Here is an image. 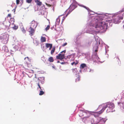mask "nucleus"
<instances>
[{
    "instance_id": "obj_42",
    "label": "nucleus",
    "mask_w": 124,
    "mask_h": 124,
    "mask_svg": "<svg viewBox=\"0 0 124 124\" xmlns=\"http://www.w3.org/2000/svg\"><path fill=\"white\" fill-rule=\"evenodd\" d=\"M61 63L62 64L63 63V62H62V63Z\"/></svg>"
},
{
    "instance_id": "obj_36",
    "label": "nucleus",
    "mask_w": 124,
    "mask_h": 124,
    "mask_svg": "<svg viewBox=\"0 0 124 124\" xmlns=\"http://www.w3.org/2000/svg\"><path fill=\"white\" fill-rule=\"evenodd\" d=\"M52 67L53 69H55V70H56V69H55V66H54V65L52 66Z\"/></svg>"
},
{
    "instance_id": "obj_30",
    "label": "nucleus",
    "mask_w": 124,
    "mask_h": 124,
    "mask_svg": "<svg viewBox=\"0 0 124 124\" xmlns=\"http://www.w3.org/2000/svg\"><path fill=\"white\" fill-rule=\"evenodd\" d=\"M16 0V3L17 4H19V0Z\"/></svg>"
},
{
    "instance_id": "obj_5",
    "label": "nucleus",
    "mask_w": 124,
    "mask_h": 124,
    "mask_svg": "<svg viewBox=\"0 0 124 124\" xmlns=\"http://www.w3.org/2000/svg\"><path fill=\"white\" fill-rule=\"evenodd\" d=\"M65 18V17L63 16L62 15L59 16L56 19V22H55V25H58L60 23V19H62V22H63L64 19Z\"/></svg>"
},
{
    "instance_id": "obj_25",
    "label": "nucleus",
    "mask_w": 124,
    "mask_h": 124,
    "mask_svg": "<svg viewBox=\"0 0 124 124\" xmlns=\"http://www.w3.org/2000/svg\"><path fill=\"white\" fill-rule=\"evenodd\" d=\"M99 112H99H95L94 113V116H98L100 115V114L99 115V113H97V114H95H95L97 112Z\"/></svg>"
},
{
    "instance_id": "obj_17",
    "label": "nucleus",
    "mask_w": 124,
    "mask_h": 124,
    "mask_svg": "<svg viewBox=\"0 0 124 124\" xmlns=\"http://www.w3.org/2000/svg\"><path fill=\"white\" fill-rule=\"evenodd\" d=\"M55 50V47H54L53 48L52 50L51 51V54H52L54 52Z\"/></svg>"
},
{
    "instance_id": "obj_40",
    "label": "nucleus",
    "mask_w": 124,
    "mask_h": 124,
    "mask_svg": "<svg viewBox=\"0 0 124 124\" xmlns=\"http://www.w3.org/2000/svg\"><path fill=\"white\" fill-rule=\"evenodd\" d=\"M123 28H124V25H123Z\"/></svg>"
},
{
    "instance_id": "obj_22",
    "label": "nucleus",
    "mask_w": 124,
    "mask_h": 124,
    "mask_svg": "<svg viewBox=\"0 0 124 124\" xmlns=\"http://www.w3.org/2000/svg\"><path fill=\"white\" fill-rule=\"evenodd\" d=\"M5 48L6 50H5V51L6 52H7L8 51V50H7V47L5 46H4L3 47V49Z\"/></svg>"
},
{
    "instance_id": "obj_37",
    "label": "nucleus",
    "mask_w": 124,
    "mask_h": 124,
    "mask_svg": "<svg viewBox=\"0 0 124 124\" xmlns=\"http://www.w3.org/2000/svg\"><path fill=\"white\" fill-rule=\"evenodd\" d=\"M27 59V60H29V58L28 57H25V58H24V59L25 60L26 59Z\"/></svg>"
},
{
    "instance_id": "obj_39",
    "label": "nucleus",
    "mask_w": 124,
    "mask_h": 124,
    "mask_svg": "<svg viewBox=\"0 0 124 124\" xmlns=\"http://www.w3.org/2000/svg\"><path fill=\"white\" fill-rule=\"evenodd\" d=\"M124 11V8L121 11V12H123Z\"/></svg>"
},
{
    "instance_id": "obj_28",
    "label": "nucleus",
    "mask_w": 124,
    "mask_h": 124,
    "mask_svg": "<svg viewBox=\"0 0 124 124\" xmlns=\"http://www.w3.org/2000/svg\"><path fill=\"white\" fill-rule=\"evenodd\" d=\"M67 43H64V44H63L62 45V46H65L67 45Z\"/></svg>"
},
{
    "instance_id": "obj_4",
    "label": "nucleus",
    "mask_w": 124,
    "mask_h": 124,
    "mask_svg": "<svg viewBox=\"0 0 124 124\" xmlns=\"http://www.w3.org/2000/svg\"><path fill=\"white\" fill-rule=\"evenodd\" d=\"M65 52V50H64L62 51L56 56V58L57 59H60V60H62L64 57V53Z\"/></svg>"
},
{
    "instance_id": "obj_3",
    "label": "nucleus",
    "mask_w": 124,
    "mask_h": 124,
    "mask_svg": "<svg viewBox=\"0 0 124 124\" xmlns=\"http://www.w3.org/2000/svg\"><path fill=\"white\" fill-rule=\"evenodd\" d=\"M8 35L6 33H3L0 36V39H2L3 43L4 44L7 43L8 39Z\"/></svg>"
},
{
    "instance_id": "obj_18",
    "label": "nucleus",
    "mask_w": 124,
    "mask_h": 124,
    "mask_svg": "<svg viewBox=\"0 0 124 124\" xmlns=\"http://www.w3.org/2000/svg\"><path fill=\"white\" fill-rule=\"evenodd\" d=\"M70 11V10L69 8L68 9H67L66 10V12L67 13V15H66V16H67V15L68 14H69V12Z\"/></svg>"
},
{
    "instance_id": "obj_23",
    "label": "nucleus",
    "mask_w": 124,
    "mask_h": 124,
    "mask_svg": "<svg viewBox=\"0 0 124 124\" xmlns=\"http://www.w3.org/2000/svg\"><path fill=\"white\" fill-rule=\"evenodd\" d=\"M50 28V26L49 25H48L47 26V27L45 28V30L46 31L48 30Z\"/></svg>"
},
{
    "instance_id": "obj_7",
    "label": "nucleus",
    "mask_w": 124,
    "mask_h": 124,
    "mask_svg": "<svg viewBox=\"0 0 124 124\" xmlns=\"http://www.w3.org/2000/svg\"><path fill=\"white\" fill-rule=\"evenodd\" d=\"M35 28H34L30 26V28L28 30V31L30 34L32 35L34 33L35 30Z\"/></svg>"
},
{
    "instance_id": "obj_12",
    "label": "nucleus",
    "mask_w": 124,
    "mask_h": 124,
    "mask_svg": "<svg viewBox=\"0 0 124 124\" xmlns=\"http://www.w3.org/2000/svg\"><path fill=\"white\" fill-rule=\"evenodd\" d=\"M45 45L46 48H49V50H50L52 47V44L49 43H46Z\"/></svg>"
},
{
    "instance_id": "obj_8",
    "label": "nucleus",
    "mask_w": 124,
    "mask_h": 124,
    "mask_svg": "<svg viewBox=\"0 0 124 124\" xmlns=\"http://www.w3.org/2000/svg\"><path fill=\"white\" fill-rule=\"evenodd\" d=\"M119 17H116L113 18V21L114 23L115 24L118 23L120 21H119Z\"/></svg>"
},
{
    "instance_id": "obj_9",
    "label": "nucleus",
    "mask_w": 124,
    "mask_h": 124,
    "mask_svg": "<svg viewBox=\"0 0 124 124\" xmlns=\"http://www.w3.org/2000/svg\"><path fill=\"white\" fill-rule=\"evenodd\" d=\"M44 36H46L45 34H43L41 36L40 40L41 42H45L46 41V39Z\"/></svg>"
},
{
    "instance_id": "obj_24",
    "label": "nucleus",
    "mask_w": 124,
    "mask_h": 124,
    "mask_svg": "<svg viewBox=\"0 0 124 124\" xmlns=\"http://www.w3.org/2000/svg\"><path fill=\"white\" fill-rule=\"evenodd\" d=\"M78 62H77V63H76L75 62H73L71 63V64L72 65H74V64L75 65H76L77 64H78Z\"/></svg>"
},
{
    "instance_id": "obj_21",
    "label": "nucleus",
    "mask_w": 124,
    "mask_h": 124,
    "mask_svg": "<svg viewBox=\"0 0 124 124\" xmlns=\"http://www.w3.org/2000/svg\"><path fill=\"white\" fill-rule=\"evenodd\" d=\"M32 0H26V2L29 3H31L32 1Z\"/></svg>"
},
{
    "instance_id": "obj_16",
    "label": "nucleus",
    "mask_w": 124,
    "mask_h": 124,
    "mask_svg": "<svg viewBox=\"0 0 124 124\" xmlns=\"http://www.w3.org/2000/svg\"><path fill=\"white\" fill-rule=\"evenodd\" d=\"M49 61L51 62H53V59L52 57H50L48 59Z\"/></svg>"
},
{
    "instance_id": "obj_41",
    "label": "nucleus",
    "mask_w": 124,
    "mask_h": 124,
    "mask_svg": "<svg viewBox=\"0 0 124 124\" xmlns=\"http://www.w3.org/2000/svg\"><path fill=\"white\" fill-rule=\"evenodd\" d=\"M59 62V61H58V62H58H58Z\"/></svg>"
},
{
    "instance_id": "obj_10",
    "label": "nucleus",
    "mask_w": 124,
    "mask_h": 124,
    "mask_svg": "<svg viewBox=\"0 0 124 124\" xmlns=\"http://www.w3.org/2000/svg\"><path fill=\"white\" fill-rule=\"evenodd\" d=\"M76 7V6L74 4H72L70 5V12L73 11Z\"/></svg>"
},
{
    "instance_id": "obj_15",
    "label": "nucleus",
    "mask_w": 124,
    "mask_h": 124,
    "mask_svg": "<svg viewBox=\"0 0 124 124\" xmlns=\"http://www.w3.org/2000/svg\"><path fill=\"white\" fill-rule=\"evenodd\" d=\"M86 64L85 63H82L80 67L82 69H83L85 67H86Z\"/></svg>"
},
{
    "instance_id": "obj_31",
    "label": "nucleus",
    "mask_w": 124,
    "mask_h": 124,
    "mask_svg": "<svg viewBox=\"0 0 124 124\" xmlns=\"http://www.w3.org/2000/svg\"><path fill=\"white\" fill-rule=\"evenodd\" d=\"M38 85L39 86V88L40 89V90H42V89H41V87L39 84H38Z\"/></svg>"
},
{
    "instance_id": "obj_43",
    "label": "nucleus",
    "mask_w": 124,
    "mask_h": 124,
    "mask_svg": "<svg viewBox=\"0 0 124 124\" xmlns=\"http://www.w3.org/2000/svg\"><path fill=\"white\" fill-rule=\"evenodd\" d=\"M95 51H97V50H95Z\"/></svg>"
},
{
    "instance_id": "obj_1",
    "label": "nucleus",
    "mask_w": 124,
    "mask_h": 124,
    "mask_svg": "<svg viewBox=\"0 0 124 124\" xmlns=\"http://www.w3.org/2000/svg\"><path fill=\"white\" fill-rule=\"evenodd\" d=\"M108 26L107 23H106L105 22H102L96 23L94 25L93 27L96 28H98V30L100 31L103 29H106Z\"/></svg>"
},
{
    "instance_id": "obj_11",
    "label": "nucleus",
    "mask_w": 124,
    "mask_h": 124,
    "mask_svg": "<svg viewBox=\"0 0 124 124\" xmlns=\"http://www.w3.org/2000/svg\"><path fill=\"white\" fill-rule=\"evenodd\" d=\"M80 76L78 74H76V78L75 81L77 82L80 80Z\"/></svg>"
},
{
    "instance_id": "obj_19",
    "label": "nucleus",
    "mask_w": 124,
    "mask_h": 124,
    "mask_svg": "<svg viewBox=\"0 0 124 124\" xmlns=\"http://www.w3.org/2000/svg\"><path fill=\"white\" fill-rule=\"evenodd\" d=\"M44 93V92L42 91V90H41L40 91V93L39 95H42Z\"/></svg>"
},
{
    "instance_id": "obj_13",
    "label": "nucleus",
    "mask_w": 124,
    "mask_h": 124,
    "mask_svg": "<svg viewBox=\"0 0 124 124\" xmlns=\"http://www.w3.org/2000/svg\"><path fill=\"white\" fill-rule=\"evenodd\" d=\"M35 2L38 5L40 6L42 5V2L39 1L38 0H35Z\"/></svg>"
},
{
    "instance_id": "obj_35",
    "label": "nucleus",
    "mask_w": 124,
    "mask_h": 124,
    "mask_svg": "<svg viewBox=\"0 0 124 124\" xmlns=\"http://www.w3.org/2000/svg\"><path fill=\"white\" fill-rule=\"evenodd\" d=\"M83 7L85 8L86 9H89V8L88 7H85V6H83Z\"/></svg>"
},
{
    "instance_id": "obj_26",
    "label": "nucleus",
    "mask_w": 124,
    "mask_h": 124,
    "mask_svg": "<svg viewBox=\"0 0 124 124\" xmlns=\"http://www.w3.org/2000/svg\"><path fill=\"white\" fill-rule=\"evenodd\" d=\"M119 20H120V19L122 20L123 19V16H122L119 17Z\"/></svg>"
},
{
    "instance_id": "obj_33",
    "label": "nucleus",
    "mask_w": 124,
    "mask_h": 124,
    "mask_svg": "<svg viewBox=\"0 0 124 124\" xmlns=\"http://www.w3.org/2000/svg\"><path fill=\"white\" fill-rule=\"evenodd\" d=\"M45 4L46 5H47L48 7H50V5L49 4H48L46 3H45Z\"/></svg>"
},
{
    "instance_id": "obj_27",
    "label": "nucleus",
    "mask_w": 124,
    "mask_h": 124,
    "mask_svg": "<svg viewBox=\"0 0 124 124\" xmlns=\"http://www.w3.org/2000/svg\"><path fill=\"white\" fill-rule=\"evenodd\" d=\"M116 59H117V61L118 62V63L119 64V62H120V59H119V57H116Z\"/></svg>"
},
{
    "instance_id": "obj_6",
    "label": "nucleus",
    "mask_w": 124,
    "mask_h": 124,
    "mask_svg": "<svg viewBox=\"0 0 124 124\" xmlns=\"http://www.w3.org/2000/svg\"><path fill=\"white\" fill-rule=\"evenodd\" d=\"M37 24L38 23L37 22L33 21L31 23V27L36 29L37 25Z\"/></svg>"
},
{
    "instance_id": "obj_20",
    "label": "nucleus",
    "mask_w": 124,
    "mask_h": 124,
    "mask_svg": "<svg viewBox=\"0 0 124 124\" xmlns=\"http://www.w3.org/2000/svg\"><path fill=\"white\" fill-rule=\"evenodd\" d=\"M18 28V26H17L15 25L12 28L14 30H16Z\"/></svg>"
},
{
    "instance_id": "obj_38",
    "label": "nucleus",
    "mask_w": 124,
    "mask_h": 124,
    "mask_svg": "<svg viewBox=\"0 0 124 124\" xmlns=\"http://www.w3.org/2000/svg\"><path fill=\"white\" fill-rule=\"evenodd\" d=\"M8 16H9V17H10L11 16V15L10 14H8Z\"/></svg>"
},
{
    "instance_id": "obj_32",
    "label": "nucleus",
    "mask_w": 124,
    "mask_h": 124,
    "mask_svg": "<svg viewBox=\"0 0 124 124\" xmlns=\"http://www.w3.org/2000/svg\"><path fill=\"white\" fill-rule=\"evenodd\" d=\"M92 41H89L88 43V45H90L91 44V43H92Z\"/></svg>"
},
{
    "instance_id": "obj_14",
    "label": "nucleus",
    "mask_w": 124,
    "mask_h": 124,
    "mask_svg": "<svg viewBox=\"0 0 124 124\" xmlns=\"http://www.w3.org/2000/svg\"><path fill=\"white\" fill-rule=\"evenodd\" d=\"M56 30L58 31H59L60 32H62L63 30V28L62 27H58L56 28Z\"/></svg>"
},
{
    "instance_id": "obj_29",
    "label": "nucleus",
    "mask_w": 124,
    "mask_h": 124,
    "mask_svg": "<svg viewBox=\"0 0 124 124\" xmlns=\"http://www.w3.org/2000/svg\"><path fill=\"white\" fill-rule=\"evenodd\" d=\"M22 32H23V33H25V30L24 29V28H22Z\"/></svg>"
},
{
    "instance_id": "obj_2",
    "label": "nucleus",
    "mask_w": 124,
    "mask_h": 124,
    "mask_svg": "<svg viewBox=\"0 0 124 124\" xmlns=\"http://www.w3.org/2000/svg\"><path fill=\"white\" fill-rule=\"evenodd\" d=\"M114 104L110 103L108 104H107L106 105H104L103 106V107L99 111V112H97L95 114H97V113H99V115L101 114L102 112H103L105 109L107 108H108L107 110V112H110L111 109H112L113 108H114Z\"/></svg>"
},
{
    "instance_id": "obj_34",
    "label": "nucleus",
    "mask_w": 124,
    "mask_h": 124,
    "mask_svg": "<svg viewBox=\"0 0 124 124\" xmlns=\"http://www.w3.org/2000/svg\"><path fill=\"white\" fill-rule=\"evenodd\" d=\"M15 48H16V50H17L18 49V48L17 47V46H15Z\"/></svg>"
}]
</instances>
